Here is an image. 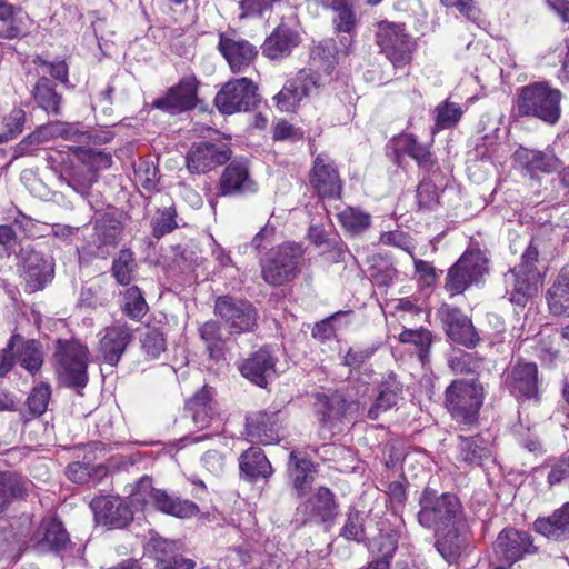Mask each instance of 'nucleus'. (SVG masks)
<instances>
[{"mask_svg": "<svg viewBox=\"0 0 569 569\" xmlns=\"http://www.w3.org/2000/svg\"><path fill=\"white\" fill-rule=\"evenodd\" d=\"M458 448L459 458L470 466H480L485 459L490 457L489 448L479 436L470 438L459 436Z\"/></svg>", "mask_w": 569, "mask_h": 569, "instance_id": "a19ab883", "label": "nucleus"}, {"mask_svg": "<svg viewBox=\"0 0 569 569\" xmlns=\"http://www.w3.org/2000/svg\"><path fill=\"white\" fill-rule=\"evenodd\" d=\"M315 407L320 425L330 428L345 416L348 403L341 393L331 392L318 395Z\"/></svg>", "mask_w": 569, "mask_h": 569, "instance_id": "2f4dec72", "label": "nucleus"}, {"mask_svg": "<svg viewBox=\"0 0 569 569\" xmlns=\"http://www.w3.org/2000/svg\"><path fill=\"white\" fill-rule=\"evenodd\" d=\"M214 313L231 336L251 333L258 329V311L246 299L220 296L214 302Z\"/></svg>", "mask_w": 569, "mask_h": 569, "instance_id": "0eeeda50", "label": "nucleus"}, {"mask_svg": "<svg viewBox=\"0 0 569 569\" xmlns=\"http://www.w3.org/2000/svg\"><path fill=\"white\" fill-rule=\"evenodd\" d=\"M94 181L96 173L87 166H82L73 170L68 184L77 192L84 194Z\"/></svg>", "mask_w": 569, "mask_h": 569, "instance_id": "bf43d9fd", "label": "nucleus"}, {"mask_svg": "<svg viewBox=\"0 0 569 569\" xmlns=\"http://www.w3.org/2000/svg\"><path fill=\"white\" fill-rule=\"evenodd\" d=\"M503 383L517 398L531 399L538 393V367L533 362H518L503 373Z\"/></svg>", "mask_w": 569, "mask_h": 569, "instance_id": "4be33fe9", "label": "nucleus"}, {"mask_svg": "<svg viewBox=\"0 0 569 569\" xmlns=\"http://www.w3.org/2000/svg\"><path fill=\"white\" fill-rule=\"evenodd\" d=\"M399 341L402 343H412L419 349V359L422 363H426L429 359V349L432 343V333L430 330L420 329H407L399 335Z\"/></svg>", "mask_w": 569, "mask_h": 569, "instance_id": "8fccbe9b", "label": "nucleus"}, {"mask_svg": "<svg viewBox=\"0 0 569 569\" xmlns=\"http://www.w3.org/2000/svg\"><path fill=\"white\" fill-rule=\"evenodd\" d=\"M340 535L348 540L357 542H361L365 539L363 519L359 511L353 509L348 511L346 523L341 528Z\"/></svg>", "mask_w": 569, "mask_h": 569, "instance_id": "4d7b16f0", "label": "nucleus"}, {"mask_svg": "<svg viewBox=\"0 0 569 569\" xmlns=\"http://www.w3.org/2000/svg\"><path fill=\"white\" fill-rule=\"evenodd\" d=\"M218 190L221 196L253 193L257 191V183L251 179L248 166L233 160L223 169Z\"/></svg>", "mask_w": 569, "mask_h": 569, "instance_id": "393cba45", "label": "nucleus"}, {"mask_svg": "<svg viewBox=\"0 0 569 569\" xmlns=\"http://www.w3.org/2000/svg\"><path fill=\"white\" fill-rule=\"evenodd\" d=\"M98 357L114 367L132 341L133 330L124 322L117 321L99 333Z\"/></svg>", "mask_w": 569, "mask_h": 569, "instance_id": "2eb2a0df", "label": "nucleus"}, {"mask_svg": "<svg viewBox=\"0 0 569 569\" xmlns=\"http://www.w3.org/2000/svg\"><path fill=\"white\" fill-rule=\"evenodd\" d=\"M516 160L531 174L552 173L561 167V161L552 150H531L519 148L515 152Z\"/></svg>", "mask_w": 569, "mask_h": 569, "instance_id": "c85d7f7f", "label": "nucleus"}, {"mask_svg": "<svg viewBox=\"0 0 569 569\" xmlns=\"http://www.w3.org/2000/svg\"><path fill=\"white\" fill-rule=\"evenodd\" d=\"M462 108L450 100H445L435 108V129L433 132L451 129L458 124L462 114Z\"/></svg>", "mask_w": 569, "mask_h": 569, "instance_id": "a18cd8bd", "label": "nucleus"}, {"mask_svg": "<svg viewBox=\"0 0 569 569\" xmlns=\"http://www.w3.org/2000/svg\"><path fill=\"white\" fill-rule=\"evenodd\" d=\"M338 513L335 495L327 487H319L303 503L297 508V515H302V523L327 522Z\"/></svg>", "mask_w": 569, "mask_h": 569, "instance_id": "aec40b11", "label": "nucleus"}, {"mask_svg": "<svg viewBox=\"0 0 569 569\" xmlns=\"http://www.w3.org/2000/svg\"><path fill=\"white\" fill-rule=\"evenodd\" d=\"M438 316L443 323L447 336L453 342L466 348H475L480 342V337L471 319L460 309L442 305L438 310Z\"/></svg>", "mask_w": 569, "mask_h": 569, "instance_id": "4468645a", "label": "nucleus"}, {"mask_svg": "<svg viewBox=\"0 0 569 569\" xmlns=\"http://www.w3.org/2000/svg\"><path fill=\"white\" fill-rule=\"evenodd\" d=\"M535 529L548 539H569V503H565L548 518L537 519Z\"/></svg>", "mask_w": 569, "mask_h": 569, "instance_id": "c9c22d12", "label": "nucleus"}, {"mask_svg": "<svg viewBox=\"0 0 569 569\" xmlns=\"http://www.w3.org/2000/svg\"><path fill=\"white\" fill-rule=\"evenodd\" d=\"M158 569H194V562L182 557H171L169 559H160L157 562Z\"/></svg>", "mask_w": 569, "mask_h": 569, "instance_id": "774afa93", "label": "nucleus"}, {"mask_svg": "<svg viewBox=\"0 0 569 569\" xmlns=\"http://www.w3.org/2000/svg\"><path fill=\"white\" fill-rule=\"evenodd\" d=\"M247 437L251 442L272 445L279 441V417L276 412H256L247 417Z\"/></svg>", "mask_w": 569, "mask_h": 569, "instance_id": "a878e982", "label": "nucleus"}, {"mask_svg": "<svg viewBox=\"0 0 569 569\" xmlns=\"http://www.w3.org/2000/svg\"><path fill=\"white\" fill-rule=\"evenodd\" d=\"M26 120V112L21 108H13L6 114L0 128V143L12 140L21 134Z\"/></svg>", "mask_w": 569, "mask_h": 569, "instance_id": "3c124183", "label": "nucleus"}, {"mask_svg": "<svg viewBox=\"0 0 569 569\" xmlns=\"http://www.w3.org/2000/svg\"><path fill=\"white\" fill-rule=\"evenodd\" d=\"M380 242L387 246H396L399 247L407 252L410 253L411 257H413L411 252V247L409 246L408 240L406 239L405 234L399 231L393 232H383L380 236Z\"/></svg>", "mask_w": 569, "mask_h": 569, "instance_id": "338daca9", "label": "nucleus"}, {"mask_svg": "<svg viewBox=\"0 0 569 569\" xmlns=\"http://www.w3.org/2000/svg\"><path fill=\"white\" fill-rule=\"evenodd\" d=\"M310 184L322 198L339 197L342 182L333 161L325 153L315 158L310 172Z\"/></svg>", "mask_w": 569, "mask_h": 569, "instance_id": "6ab92c4d", "label": "nucleus"}, {"mask_svg": "<svg viewBox=\"0 0 569 569\" xmlns=\"http://www.w3.org/2000/svg\"><path fill=\"white\" fill-rule=\"evenodd\" d=\"M549 310L556 316L569 317V264L565 266L547 291Z\"/></svg>", "mask_w": 569, "mask_h": 569, "instance_id": "4c0bfd02", "label": "nucleus"}, {"mask_svg": "<svg viewBox=\"0 0 569 569\" xmlns=\"http://www.w3.org/2000/svg\"><path fill=\"white\" fill-rule=\"evenodd\" d=\"M419 507L417 519L420 526L432 529L437 535V550L448 562L456 561L470 540V528L459 498L425 488Z\"/></svg>", "mask_w": 569, "mask_h": 569, "instance_id": "f257e3e1", "label": "nucleus"}, {"mask_svg": "<svg viewBox=\"0 0 569 569\" xmlns=\"http://www.w3.org/2000/svg\"><path fill=\"white\" fill-rule=\"evenodd\" d=\"M320 77L311 69L300 70L297 76L286 82L278 94L273 97L277 108L282 112H293L312 90L320 83Z\"/></svg>", "mask_w": 569, "mask_h": 569, "instance_id": "ddd939ff", "label": "nucleus"}, {"mask_svg": "<svg viewBox=\"0 0 569 569\" xmlns=\"http://www.w3.org/2000/svg\"><path fill=\"white\" fill-rule=\"evenodd\" d=\"M32 488L33 483L27 478L10 471H0V513L14 499H24Z\"/></svg>", "mask_w": 569, "mask_h": 569, "instance_id": "473e14b6", "label": "nucleus"}, {"mask_svg": "<svg viewBox=\"0 0 569 569\" xmlns=\"http://www.w3.org/2000/svg\"><path fill=\"white\" fill-rule=\"evenodd\" d=\"M201 462L214 476L222 475L227 467L226 456L217 450H208L202 456Z\"/></svg>", "mask_w": 569, "mask_h": 569, "instance_id": "69168bd1", "label": "nucleus"}, {"mask_svg": "<svg viewBox=\"0 0 569 569\" xmlns=\"http://www.w3.org/2000/svg\"><path fill=\"white\" fill-rule=\"evenodd\" d=\"M51 396V389L49 385H40L33 388L32 392L27 399L29 410L37 416L42 415L48 407Z\"/></svg>", "mask_w": 569, "mask_h": 569, "instance_id": "13d9d810", "label": "nucleus"}, {"mask_svg": "<svg viewBox=\"0 0 569 569\" xmlns=\"http://www.w3.org/2000/svg\"><path fill=\"white\" fill-rule=\"evenodd\" d=\"M9 349H17V358L20 365L30 373H34L41 368L43 355L38 341H26L19 335H14L9 341Z\"/></svg>", "mask_w": 569, "mask_h": 569, "instance_id": "58836bf2", "label": "nucleus"}, {"mask_svg": "<svg viewBox=\"0 0 569 569\" xmlns=\"http://www.w3.org/2000/svg\"><path fill=\"white\" fill-rule=\"evenodd\" d=\"M339 222L352 236H359L369 229L371 216L355 207H347L338 214Z\"/></svg>", "mask_w": 569, "mask_h": 569, "instance_id": "c03bdc74", "label": "nucleus"}, {"mask_svg": "<svg viewBox=\"0 0 569 569\" xmlns=\"http://www.w3.org/2000/svg\"><path fill=\"white\" fill-rule=\"evenodd\" d=\"M375 548L380 557L378 560H387L390 563V559L398 548L397 535L392 532L379 535L375 540Z\"/></svg>", "mask_w": 569, "mask_h": 569, "instance_id": "e2e57ef3", "label": "nucleus"}, {"mask_svg": "<svg viewBox=\"0 0 569 569\" xmlns=\"http://www.w3.org/2000/svg\"><path fill=\"white\" fill-rule=\"evenodd\" d=\"M402 398V385L390 373L380 383L375 403L369 408L367 417L370 420L379 418L381 412L391 409Z\"/></svg>", "mask_w": 569, "mask_h": 569, "instance_id": "f704fd0d", "label": "nucleus"}, {"mask_svg": "<svg viewBox=\"0 0 569 569\" xmlns=\"http://www.w3.org/2000/svg\"><path fill=\"white\" fill-rule=\"evenodd\" d=\"M336 53L337 48L335 41L327 39L313 47L311 58L315 62L317 60L323 61L325 71H329L333 67Z\"/></svg>", "mask_w": 569, "mask_h": 569, "instance_id": "052dcab7", "label": "nucleus"}, {"mask_svg": "<svg viewBox=\"0 0 569 569\" xmlns=\"http://www.w3.org/2000/svg\"><path fill=\"white\" fill-rule=\"evenodd\" d=\"M141 348L149 358H159L166 350L163 333L157 328H149L141 338Z\"/></svg>", "mask_w": 569, "mask_h": 569, "instance_id": "6e6d98bb", "label": "nucleus"}, {"mask_svg": "<svg viewBox=\"0 0 569 569\" xmlns=\"http://www.w3.org/2000/svg\"><path fill=\"white\" fill-rule=\"evenodd\" d=\"M86 346L76 340H58L54 351L56 371L68 386L82 388L88 382Z\"/></svg>", "mask_w": 569, "mask_h": 569, "instance_id": "423d86ee", "label": "nucleus"}, {"mask_svg": "<svg viewBox=\"0 0 569 569\" xmlns=\"http://www.w3.org/2000/svg\"><path fill=\"white\" fill-rule=\"evenodd\" d=\"M447 362L455 375H475L481 369L483 360L476 353L452 349Z\"/></svg>", "mask_w": 569, "mask_h": 569, "instance_id": "79ce46f5", "label": "nucleus"}, {"mask_svg": "<svg viewBox=\"0 0 569 569\" xmlns=\"http://www.w3.org/2000/svg\"><path fill=\"white\" fill-rule=\"evenodd\" d=\"M198 82L193 77L183 78L168 93L153 102V107L171 114L192 109L197 103Z\"/></svg>", "mask_w": 569, "mask_h": 569, "instance_id": "b1692460", "label": "nucleus"}, {"mask_svg": "<svg viewBox=\"0 0 569 569\" xmlns=\"http://www.w3.org/2000/svg\"><path fill=\"white\" fill-rule=\"evenodd\" d=\"M259 101L258 86L246 77L226 82L214 99L216 107L223 114L250 111Z\"/></svg>", "mask_w": 569, "mask_h": 569, "instance_id": "9d476101", "label": "nucleus"}, {"mask_svg": "<svg viewBox=\"0 0 569 569\" xmlns=\"http://www.w3.org/2000/svg\"><path fill=\"white\" fill-rule=\"evenodd\" d=\"M121 309L132 320H140L146 316L149 308L139 287L132 286L123 292Z\"/></svg>", "mask_w": 569, "mask_h": 569, "instance_id": "de8ad7c7", "label": "nucleus"}, {"mask_svg": "<svg viewBox=\"0 0 569 569\" xmlns=\"http://www.w3.org/2000/svg\"><path fill=\"white\" fill-rule=\"evenodd\" d=\"M240 471L248 479L268 478L272 473L271 463L258 447H250L240 457Z\"/></svg>", "mask_w": 569, "mask_h": 569, "instance_id": "ea45409f", "label": "nucleus"}, {"mask_svg": "<svg viewBox=\"0 0 569 569\" xmlns=\"http://www.w3.org/2000/svg\"><path fill=\"white\" fill-rule=\"evenodd\" d=\"M90 506L96 521L110 528H123L133 519L131 508L118 496L96 497Z\"/></svg>", "mask_w": 569, "mask_h": 569, "instance_id": "f3484780", "label": "nucleus"}, {"mask_svg": "<svg viewBox=\"0 0 569 569\" xmlns=\"http://www.w3.org/2000/svg\"><path fill=\"white\" fill-rule=\"evenodd\" d=\"M303 250L295 243H283L272 249L262 261L263 280L271 286H282L293 280L299 273Z\"/></svg>", "mask_w": 569, "mask_h": 569, "instance_id": "6e6552de", "label": "nucleus"}, {"mask_svg": "<svg viewBox=\"0 0 569 569\" xmlns=\"http://www.w3.org/2000/svg\"><path fill=\"white\" fill-rule=\"evenodd\" d=\"M231 153V149L226 143L194 142L187 152L186 166L190 173L203 174L227 163Z\"/></svg>", "mask_w": 569, "mask_h": 569, "instance_id": "f8f14e48", "label": "nucleus"}, {"mask_svg": "<svg viewBox=\"0 0 569 569\" xmlns=\"http://www.w3.org/2000/svg\"><path fill=\"white\" fill-rule=\"evenodd\" d=\"M278 358L269 347L252 352L239 365L241 375L259 387H266L276 377Z\"/></svg>", "mask_w": 569, "mask_h": 569, "instance_id": "a211bd4d", "label": "nucleus"}, {"mask_svg": "<svg viewBox=\"0 0 569 569\" xmlns=\"http://www.w3.org/2000/svg\"><path fill=\"white\" fill-rule=\"evenodd\" d=\"M64 128V122L62 121H54L49 122L47 124H43L39 127L34 132L26 137L21 142L20 147L23 148V146L28 144H38L43 141H48L56 138H61L62 130Z\"/></svg>", "mask_w": 569, "mask_h": 569, "instance_id": "5fc2aeb1", "label": "nucleus"}, {"mask_svg": "<svg viewBox=\"0 0 569 569\" xmlns=\"http://www.w3.org/2000/svg\"><path fill=\"white\" fill-rule=\"evenodd\" d=\"M288 470L297 495L299 497L306 495L315 480L317 472L315 463L291 451Z\"/></svg>", "mask_w": 569, "mask_h": 569, "instance_id": "e433bc0d", "label": "nucleus"}, {"mask_svg": "<svg viewBox=\"0 0 569 569\" xmlns=\"http://www.w3.org/2000/svg\"><path fill=\"white\" fill-rule=\"evenodd\" d=\"M560 90L547 82H535L519 89L516 107L522 117H535L548 124H556L561 116Z\"/></svg>", "mask_w": 569, "mask_h": 569, "instance_id": "f03ea898", "label": "nucleus"}, {"mask_svg": "<svg viewBox=\"0 0 569 569\" xmlns=\"http://www.w3.org/2000/svg\"><path fill=\"white\" fill-rule=\"evenodd\" d=\"M176 217L177 211L172 206L158 210L150 222L152 236L159 239L164 234L172 232L178 227Z\"/></svg>", "mask_w": 569, "mask_h": 569, "instance_id": "864d4df0", "label": "nucleus"}, {"mask_svg": "<svg viewBox=\"0 0 569 569\" xmlns=\"http://www.w3.org/2000/svg\"><path fill=\"white\" fill-rule=\"evenodd\" d=\"M137 262L134 253L129 249L121 250L112 262V276L122 286L129 284L134 277Z\"/></svg>", "mask_w": 569, "mask_h": 569, "instance_id": "49530a36", "label": "nucleus"}, {"mask_svg": "<svg viewBox=\"0 0 569 569\" xmlns=\"http://www.w3.org/2000/svg\"><path fill=\"white\" fill-rule=\"evenodd\" d=\"M62 139L80 146H89L93 141L92 133L80 123L64 122Z\"/></svg>", "mask_w": 569, "mask_h": 569, "instance_id": "680f3d73", "label": "nucleus"}, {"mask_svg": "<svg viewBox=\"0 0 569 569\" xmlns=\"http://www.w3.org/2000/svg\"><path fill=\"white\" fill-rule=\"evenodd\" d=\"M34 100L47 113L60 114L61 96H59L50 80L40 78L33 90Z\"/></svg>", "mask_w": 569, "mask_h": 569, "instance_id": "37998d69", "label": "nucleus"}, {"mask_svg": "<svg viewBox=\"0 0 569 569\" xmlns=\"http://www.w3.org/2000/svg\"><path fill=\"white\" fill-rule=\"evenodd\" d=\"M497 557L509 565L520 560L525 555L535 552L531 536L515 528L503 529L493 543Z\"/></svg>", "mask_w": 569, "mask_h": 569, "instance_id": "412c9836", "label": "nucleus"}, {"mask_svg": "<svg viewBox=\"0 0 569 569\" xmlns=\"http://www.w3.org/2000/svg\"><path fill=\"white\" fill-rule=\"evenodd\" d=\"M201 340L206 343L211 358H216L222 349L223 338L221 326L216 320H208L199 328Z\"/></svg>", "mask_w": 569, "mask_h": 569, "instance_id": "603ef678", "label": "nucleus"}, {"mask_svg": "<svg viewBox=\"0 0 569 569\" xmlns=\"http://www.w3.org/2000/svg\"><path fill=\"white\" fill-rule=\"evenodd\" d=\"M538 256V247L532 241L522 253L520 263L505 274L506 292L517 306L525 307L541 287V273L536 267Z\"/></svg>", "mask_w": 569, "mask_h": 569, "instance_id": "20e7f679", "label": "nucleus"}, {"mask_svg": "<svg viewBox=\"0 0 569 569\" xmlns=\"http://www.w3.org/2000/svg\"><path fill=\"white\" fill-rule=\"evenodd\" d=\"M23 273L29 291L41 290L53 276L52 260L40 252L31 251L24 257Z\"/></svg>", "mask_w": 569, "mask_h": 569, "instance_id": "cd10ccee", "label": "nucleus"}, {"mask_svg": "<svg viewBox=\"0 0 569 569\" xmlns=\"http://www.w3.org/2000/svg\"><path fill=\"white\" fill-rule=\"evenodd\" d=\"M29 16L20 8H13L4 0H0V44L4 40H13L29 33Z\"/></svg>", "mask_w": 569, "mask_h": 569, "instance_id": "bb28decb", "label": "nucleus"}, {"mask_svg": "<svg viewBox=\"0 0 569 569\" xmlns=\"http://www.w3.org/2000/svg\"><path fill=\"white\" fill-rule=\"evenodd\" d=\"M397 151L408 154L419 166H427L431 162V154L427 146L421 144L412 134H402L396 141Z\"/></svg>", "mask_w": 569, "mask_h": 569, "instance_id": "09e8293b", "label": "nucleus"}, {"mask_svg": "<svg viewBox=\"0 0 569 569\" xmlns=\"http://www.w3.org/2000/svg\"><path fill=\"white\" fill-rule=\"evenodd\" d=\"M483 387L477 380H453L445 391V407L458 423L473 425L483 403Z\"/></svg>", "mask_w": 569, "mask_h": 569, "instance_id": "39448f33", "label": "nucleus"}, {"mask_svg": "<svg viewBox=\"0 0 569 569\" xmlns=\"http://www.w3.org/2000/svg\"><path fill=\"white\" fill-rule=\"evenodd\" d=\"M299 43V33L286 24H280L266 39L262 52L270 59H280L290 54Z\"/></svg>", "mask_w": 569, "mask_h": 569, "instance_id": "c756f323", "label": "nucleus"}, {"mask_svg": "<svg viewBox=\"0 0 569 569\" xmlns=\"http://www.w3.org/2000/svg\"><path fill=\"white\" fill-rule=\"evenodd\" d=\"M131 501L143 509H153L179 519H189L199 512V507L189 499L171 495L152 486V479L142 477L130 492Z\"/></svg>", "mask_w": 569, "mask_h": 569, "instance_id": "7ed1b4c3", "label": "nucleus"}, {"mask_svg": "<svg viewBox=\"0 0 569 569\" xmlns=\"http://www.w3.org/2000/svg\"><path fill=\"white\" fill-rule=\"evenodd\" d=\"M39 550H60L69 542V535L61 521L54 517L43 518L24 540Z\"/></svg>", "mask_w": 569, "mask_h": 569, "instance_id": "5701e85b", "label": "nucleus"}, {"mask_svg": "<svg viewBox=\"0 0 569 569\" xmlns=\"http://www.w3.org/2000/svg\"><path fill=\"white\" fill-rule=\"evenodd\" d=\"M488 261L482 252L466 251L448 270L445 289L451 295L463 293L472 284L481 282L488 272Z\"/></svg>", "mask_w": 569, "mask_h": 569, "instance_id": "1a4fd4ad", "label": "nucleus"}, {"mask_svg": "<svg viewBox=\"0 0 569 569\" xmlns=\"http://www.w3.org/2000/svg\"><path fill=\"white\" fill-rule=\"evenodd\" d=\"M218 50L233 73L244 72L258 56L257 48L236 34L221 33Z\"/></svg>", "mask_w": 569, "mask_h": 569, "instance_id": "dca6fc26", "label": "nucleus"}, {"mask_svg": "<svg viewBox=\"0 0 569 569\" xmlns=\"http://www.w3.org/2000/svg\"><path fill=\"white\" fill-rule=\"evenodd\" d=\"M376 43L395 68H402L412 59L413 42L403 26L380 21L376 31Z\"/></svg>", "mask_w": 569, "mask_h": 569, "instance_id": "9b49d317", "label": "nucleus"}, {"mask_svg": "<svg viewBox=\"0 0 569 569\" xmlns=\"http://www.w3.org/2000/svg\"><path fill=\"white\" fill-rule=\"evenodd\" d=\"M377 350V347H359L350 348L343 357V365L353 369L359 368L368 359H370Z\"/></svg>", "mask_w": 569, "mask_h": 569, "instance_id": "0e129e2a", "label": "nucleus"}, {"mask_svg": "<svg viewBox=\"0 0 569 569\" xmlns=\"http://www.w3.org/2000/svg\"><path fill=\"white\" fill-rule=\"evenodd\" d=\"M186 411L191 417L196 428L204 429L209 427L217 413L210 390L203 387L198 391L187 401Z\"/></svg>", "mask_w": 569, "mask_h": 569, "instance_id": "72a5a7b5", "label": "nucleus"}, {"mask_svg": "<svg viewBox=\"0 0 569 569\" xmlns=\"http://www.w3.org/2000/svg\"><path fill=\"white\" fill-rule=\"evenodd\" d=\"M316 2L335 13L332 24L337 32L351 37L358 26L355 0H316Z\"/></svg>", "mask_w": 569, "mask_h": 569, "instance_id": "7c9ffc66", "label": "nucleus"}]
</instances>
